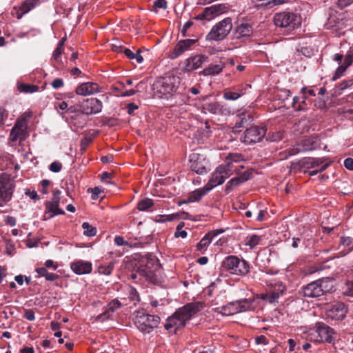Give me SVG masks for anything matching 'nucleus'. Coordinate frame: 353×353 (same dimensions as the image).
<instances>
[{"instance_id":"f257e3e1","label":"nucleus","mask_w":353,"mask_h":353,"mask_svg":"<svg viewBox=\"0 0 353 353\" xmlns=\"http://www.w3.org/2000/svg\"><path fill=\"white\" fill-rule=\"evenodd\" d=\"M302 290L305 297H319L335 290L334 280L329 277L322 278L307 284Z\"/></svg>"},{"instance_id":"f03ea898","label":"nucleus","mask_w":353,"mask_h":353,"mask_svg":"<svg viewBox=\"0 0 353 353\" xmlns=\"http://www.w3.org/2000/svg\"><path fill=\"white\" fill-rule=\"evenodd\" d=\"M32 117V112H25L17 119L10 133V142H22L30 136L28 124Z\"/></svg>"},{"instance_id":"7ed1b4c3","label":"nucleus","mask_w":353,"mask_h":353,"mask_svg":"<svg viewBox=\"0 0 353 353\" xmlns=\"http://www.w3.org/2000/svg\"><path fill=\"white\" fill-rule=\"evenodd\" d=\"M221 268L230 274L244 276L250 272V264L243 259L237 256L230 255L226 256L221 263Z\"/></svg>"},{"instance_id":"20e7f679","label":"nucleus","mask_w":353,"mask_h":353,"mask_svg":"<svg viewBox=\"0 0 353 353\" xmlns=\"http://www.w3.org/2000/svg\"><path fill=\"white\" fill-rule=\"evenodd\" d=\"M179 78L175 76H167L157 80L153 85L154 95L159 99L176 92Z\"/></svg>"},{"instance_id":"39448f33","label":"nucleus","mask_w":353,"mask_h":353,"mask_svg":"<svg viewBox=\"0 0 353 353\" xmlns=\"http://www.w3.org/2000/svg\"><path fill=\"white\" fill-rule=\"evenodd\" d=\"M134 323L141 332L148 334L159 325L160 317L157 315H150L139 311L135 315Z\"/></svg>"},{"instance_id":"423d86ee","label":"nucleus","mask_w":353,"mask_h":353,"mask_svg":"<svg viewBox=\"0 0 353 353\" xmlns=\"http://www.w3.org/2000/svg\"><path fill=\"white\" fill-rule=\"evenodd\" d=\"M159 263L154 257L143 258L137 268L139 274L146 280L154 283L157 280V272L159 270Z\"/></svg>"},{"instance_id":"0eeeda50","label":"nucleus","mask_w":353,"mask_h":353,"mask_svg":"<svg viewBox=\"0 0 353 353\" xmlns=\"http://www.w3.org/2000/svg\"><path fill=\"white\" fill-rule=\"evenodd\" d=\"M234 170V166L230 162L224 165H220L212 172L205 185L208 190H211L214 187L223 184L225 179L233 174Z\"/></svg>"},{"instance_id":"6e6552de","label":"nucleus","mask_w":353,"mask_h":353,"mask_svg":"<svg viewBox=\"0 0 353 353\" xmlns=\"http://www.w3.org/2000/svg\"><path fill=\"white\" fill-rule=\"evenodd\" d=\"M274 22L276 26L288 28L291 30L301 25V18L294 13L283 12L274 15Z\"/></svg>"},{"instance_id":"1a4fd4ad","label":"nucleus","mask_w":353,"mask_h":353,"mask_svg":"<svg viewBox=\"0 0 353 353\" xmlns=\"http://www.w3.org/2000/svg\"><path fill=\"white\" fill-rule=\"evenodd\" d=\"M232 28V19L225 18L216 23L207 35L208 40L220 41L223 39Z\"/></svg>"},{"instance_id":"9d476101","label":"nucleus","mask_w":353,"mask_h":353,"mask_svg":"<svg viewBox=\"0 0 353 353\" xmlns=\"http://www.w3.org/2000/svg\"><path fill=\"white\" fill-rule=\"evenodd\" d=\"M348 312V305L341 301L329 305L325 310L327 319L335 321H341L345 319Z\"/></svg>"},{"instance_id":"9b49d317","label":"nucleus","mask_w":353,"mask_h":353,"mask_svg":"<svg viewBox=\"0 0 353 353\" xmlns=\"http://www.w3.org/2000/svg\"><path fill=\"white\" fill-rule=\"evenodd\" d=\"M189 163L190 170L198 174H203L208 172L209 161L203 154L193 152L189 156Z\"/></svg>"},{"instance_id":"f8f14e48","label":"nucleus","mask_w":353,"mask_h":353,"mask_svg":"<svg viewBox=\"0 0 353 353\" xmlns=\"http://www.w3.org/2000/svg\"><path fill=\"white\" fill-rule=\"evenodd\" d=\"M14 188V182L10 175L6 173L1 174L0 175V201H9L12 199ZM0 206H2L1 203Z\"/></svg>"},{"instance_id":"ddd939ff","label":"nucleus","mask_w":353,"mask_h":353,"mask_svg":"<svg viewBox=\"0 0 353 353\" xmlns=\"http://www.w3.org/2000/svg\"><path fill=\"white\" fill-rule=\"evenodd\" d=\"M204 308L203 302H192L180 307L176 310V315L179 316L185 323L187 321L192 319L196 313Z\"/></svg>"},{"instance_id":"4468645a","label":"nucleus","mask_w":353,"mask_h":353,"mask_svg":"<svg viewBox=\"0 0 353 353\" xmlns=\"http://www.w3.org/2000/svg\"><path fill=\"white\" fill-rule=\"evenodd\" d=\"M265 127L252 126L244 132L243 141L248 144L259 142L265 135Z\"/></svg>"},{"instance_id":"2eb2a0df","label":"nucleus","mask_w":353,"mask_h":353,"mask_svg":"<svg viewBox=\"0 0 353 353\" xmlns=\"http://www.w3.org/2000/svg\"><path fill=\"white\" fill-rule=\"evenodd\" d=\"M316 332L320 337L319 342L334 343L333 334H336L334 330L323 322H318L315 325Z\"/></svg>"},{"instance_id":"dca6fc26","label":"nucleus","mask_w":353,"mask_h":353,"mask_svg":"<svg viewBox=\"0 0 353 353\" xmlns=\"http://www.w3.org/2000/svg\"><path fill=\"white\" fill-rule=\"evenodd\" d=\"M45 266L41 268H36L35 271L38 274V276H36V278L38 277H45L46 280L48 281H54L59 279V275L49 272L47 270V268H52L54 270H56L58 268V265L56 264L52 260L48 259L45 263Z\"/></svg>"},{"instance_id":"f3484780","label":"nucleus","mask_w":353,"mask_h":353,"mask_svg":"<svg viewBox=\"0 0 353 353\" xmlns=\"http://www.w3.org/2000/svg\"><path fill=\"white\" fill-rule=\"evenodd\" d=\"M70 268L77 274H85L92 272V264L90 261L78 260L70 263Z\"/></svg>"},{"instance_id":"a211bd4d","label":"nucleus","mask_w":353,"mask_h":353,"mask_svg":"<svg viewBox=\"0 0 353 353\" xmlns=\"http://www.w3.org/2000/svg\"><path fill=\"white\" fill-rule=\"evenodd\" d=\"M75 91L79 95L86 96L101 92V88L96 83L86 82L79 85Z\"/></svg>"},{"instance_id":"6ab92c4d","label":"nucleus","mask_w":353,"mask_h":353,"mask_svg":"<svg viewBox=\"0 0 353 353\" xmlns=\"http://www.w3.org/2000/svg\"><path fill=\"white\" fill-rule=\"evenodd\" d=\"M185 325L181 318L176 315V311L174 314L168 318L167 322L165 324V329L170 332H176V330L184 327Z\"/></svg>"},{"instance_id":"aec40b11","label":"nucleus","mask_w":353,"mask_h":353,"mask_svg":"<svg viewBox=\"0 0 353 353\" xmlns=\"http://www.w3.org/2000/svg\"><path fill=\"white\" fill-rule=\"evenodd\" d=\"M320 145L321 139L318 136L303 139L299 143V146L301 148L303 152L316 150L320 148Z\"/></svg>"},{"instance_id":"412c9836","label":"nucleus","mask_w":353,"mask_h":353,"mask_svg":"<svg viewBox=\"0 0 353 353\" xmlns=\"http://www.w3.org/2000/svg\"><path fill=\"white\" fill-rule=\"evenodd\" d=\"M207 57L203 54H197L188 58L185 61L184 70L191 72L200 68L206 61Z\"/></svg>"},{"instance_id":"4be33fe9","label":"nucleus","mask_w":353,"mask_h":353,"mask_svg":"<svg viewBox=\"0 0 353 353\" xmlns=\"http://www.w3.org/2000/svg\"><path fill=\"white\" fill-rule=\"evenodd\" d=\"M196 41H197L196 39H190L181 40L180 41L178 42L176 46H175L172 53L170 54V58L175 59L177 57L180 56L184 52L189 50V48L192 45H194Z\"/></svg>"},{"instance_id":"5701e85b","label":"nucleus","mask_w":353,"mask_h":353,"mask_svg":"<svg viewBox=\"0 0 353 353\" xmlns=\"http://www.w3.org/2000/svg\"><path fill=\"white\" fill-rule=\"evenodd\" d=\"M121 306V303L117 299L112 300L105 307L103 312L97 316L98 320L104 321L110 319L112 314Z\"/></svg>"},{"instance_id":"b1692460","label":"nucleus","mask_w":353,"mask_h":353,"mask_svg":"<svg viewBox=\"0 0 353 353\" xmlns=\"http://www.w3.org/2000/svg\"><path fill=\"white\" fill-rule=\"evenodd\" d=\"M210 190H208L207 186L205 185V186L202 188H199L195 190L194 191L191 192L187 198L186 201H184L183 203H193V202H197L199 201L202 197H203L205 194H207L208 192H209Z\"/></svg>"},{"instance_id":"393cba45","label":"nucleus","mask_w":353,"mask_h":353,"mask_svg":"<svg viewBox=\"0 0 353 353\" xmlns=\"http://www.w3.org/2000/svg\"><path fill=\"white\" fill-rule=\"evenodd\" d=\"M323 162L322 159L313 157H304L296 163L300 168L310 169L321 165Z\"/></svg>"},{"instance_id":"a878e982","label":"nucleus","mask_w":353,"mask_h":353,"mask_svg":"<svg viewBox=\"0 0 353 353\" xmlns=\"http://www.w3.org/2000/svg\"><path fill=\"white\" fill-rule=\"evenodd\" d=\"M253 33V28L251 25L243 23L239 25L235 30L236 38L249 37Z\"/></svg>"},{"instance_id":"bb28decb","label":"nucleus","mask_w":353,"mask_h":353,"mask_svg":"<svg viewBox=\"0 0 353 353\" xmlns=\"http://www.w3.org/2000/svg\"><path fill=\"white\" fill-rule=\"evenodd\" d=\"M253 117L250 114V112H242L239 115V119L236 121L235 125L238 128L246 127L252 121Z\"/></svg>"},{"instance_id":"cd10ccee","label":"nucleus","mask_w":353,"mask_h":353,"mask_svg":"<svg viewBox=\"0 0 353 353\" xmlns=\"http://www.w3.org/2000/svg\"><path fill=\"white\" fill-rule=\"evenodd\" d=\"M254 303L253 299H240L238 301H235V304L236 306L237 310H239V312H243L248 310H250L253 308L252 304Z\"/></svg>"},{"instance_id":"c85d7f7f","label":"nucleus","mask_w":353,"mask_h":353,"mask_svg":"<svg viewBox=\"0 0 353 353\" xmlns=\"http://www.w3.org/2000/svg\"><path fill=\"white\" fill-rule=\"evenodd\" d=\"M40 3V0H26L20 7V11L21 13L17 17L20 19L21 16L26 13H28L32 9L35 8Z\"/></svg>"},{"instance_id":"c756f323","label":"nucleus","mask_w":353,"mask_h":353,"mask_svg":"<svg viewBox=\"0 0 353 353\" xmlns=\"http://www.w3.org/2000/svg\"><path fill=\"white\" fill-rule=\"evenodd\" d=\"M59 205L57 204V203H53L50 201L46 203V210H47L46 212V214H49L48 218H52L55 215L65 214V212L63 210L60 209L59 208Z\"/></svg>"},{"instance_id":"7c9ffc66","label":"nucleus","mask_w":353,"mask_h":353,"mask_svg":"<svg viewBox=\"0 0 353 353\" xmlns=\"http://www.w3.org/2000/svg\"><path fill=\"white\" fill-rule=\"evenodd\" d=\"M245 181H247L246 178L244 179L239 176L231 179L225 185V192L230 193L235 187L240 185Z\"/></svg>"},{"instance_id":"2f4dec72","label":"nucleus","mask_w":353,"mask_h":353,"mask_svg":"<svg viewBox=\"0 0 353 353\" xmlns=\"http://www.w3.org/2000/svg\"><path fill=\"white\" fill-rule=\"evenodd\" d=\"M220 313L223 315L230 316L239 313L235 301L230 302L221 307Z\"/></svg>"},{"instance_id":"473e14b6","label":"nucleus","mask_w":353,"mask_h":353,"mask_svg":"<svg viewBox=\"0 0 353 353\" xmlns=\"http://www.w3.org/2000/svg\"><path fill=\"white\" fill-rule=\"evenodd\" d=\"M154 205V203L152 199L144 198L138 202L137 208L139 211H151L150 208L153 207Z\"/></svg>"},{"instance_id":"72a5a7b5","label":"nucleus","mask_w":353,"mask_h":353,"mask_svg":"<svg viewBox=\"0 0 353 353\" xmlns=\"http://www.w3.org/2000/svg\"><path fill=\"white\" fill-rule=\"evenodd\" d=\"M270 290L279 299L286 292V287L282 282L277 281L271 285Z\"/></svg>"},{"instance_id":"f704fd0d","label":"nucleus","mask_w":353,"mask_h":353,"mask_svg":"<svg viewBox=\"0 0 353 353\" xmlns=\"http://www.w3.org/2000/svg\"><path fill=\"white\" fill-rule=\"evenodd\" d=\"M84 108L90 109V110H101L102 103L97 98H91L85 101Z\"/></svg>"},{"instance_id":"c9c22d12","label":"nucleus","mask_w":353,"mask_h":353,"mask_svg":"<svg viewBox=\"0 0 353 353\" xmlns=\"http://www.w3.org/2000/svg\"><path fill=\"white\" fill-rule=\"evenodd\" d=\"M222 70L223 66L221 65H211L203 69L199 74L205 76L215 75L219 74Z\"/></svg>"},{"instance_id":"e433bc0d","label":"nucleus","mask_w":353,"mask_h":353,"mask_svg":"<svg viewBox=\"0 0 353 353\" xmlns=\"http://www.w3.org/2000/svg\"><path fill=\"white\" fill-rule=\"evenodd\" d=\"M258 298L265 301L266 302L270 303V304H276L279 302V298L272 292H271V290H269L265 293H262L260 294H258Z\"/></svg>"},{"instance_id":"4c0bfd02","label":"nucleus","mask_w":353,"mask_h":353,"mask_svg":"<svg viewBox=\"0 0 353 353\" xmlns=\"http://www.w3.org/2000/svg\"><path fill=\"white\" fill-rule=\"evenodd\" d=\"M218 10L215 7L206 8L205 10L200 14L195 17L196 20L207 19L210 20L214 13H216Z\"/></svg>"},{"instance_id":"58836bf2","label":"nucleus","mask_w":353,"mask_h":353,"mask_svg":"<svg viewBox=\"0 0 353 353\" xmlns=\"http://www.w3.org/2000/svg\"><path fill=\"white\" fill-rule=\"evenodd\" d=\"M352 239L349 236H342L340 240V247L343 246V255H345L353 250V246H351Z\"/></svg>"},{"instance_id":"ea45409f","label":"nucleus","mask_w":353,"mask_h":353,"mask_svg":"<svg viewBox=\"0 0 353 353\" xmlns=\"http://www.w3.org/2000/svg\"><path fill=\"white\" fill-rule=\"evenodd\" d=\"M18 90L23 93H34L39 90V86L33 84L20 83L18 85Z\"/></svg>"},{"instance_id":"a19ab883","label":"nucleus","mask_w":353,"mask_h":353,"mask_svg":"<svg viewBox=\"0 0 353 353\" xmlns=\"http://www.w3.org/2000/svg\"><path fill=\"white\" fill-rule=\"evenodd\" d=\"M83 229V234L87 236H94L97 234V230L95 227L91 225L88 222H84L82 224Z\"/></svg>"},{"instance_id":"79ce46f5","label":"nucleus","mask_w":353,"mask_h":353,"mask_svg":"<svg viewBox=\"0 0 353 353\" xmlns=\"http://www.w3.org/2000/svg\"><path fill=\"white\" fill-rule=\"evenodd\" d=\"M261 240V236L256 234H253L250 236L246 237L245 245L250 246L251 248H254V247L259 244Z\"/></svg>"},{"instance_id":"37998d69","label":"nucleus","mask_w":353,"mask_h":353,"mask_svg":"<svg viewBox=\"0 0 353 353\" xmlns=\"http://www.w3.org/2000/svg\"><path fill=\"white\" fill-rule=\"evenodd\" d=\"M211 240L210 238L205 234L201 241L197 243L196 248L197 250L202 252L203 250H205L206 248L211 243Z\"/></svg>"},{"instance_id":"c03bdc74","label":"nucleus","mask_w":353,"mask_h":353,"mask_svg":"<svg viewBox=\"0 0 353 353\" xmlns=\"http://www.w3.org/2000/svg\"><path fill=\"white\" fill-rule=\"evenodd\" d=\"M97 112H73V111H71V112H61V115L62 117V118H65V120L67 122L69 123V121H68V116L66 114H68V116L70 117L71 119L73 120V119H74V117H77L79 116V114L77 113H81V114H83L84 113H86V114H92V113H97Z\"/></svg>"},{"instance_id":"a18cd8bd","label":"nucleus","mask_w":353,"mask_h":353,"mask_svg":"<svg viewBox=\"0 0 353 353\" xmlns=\"http://www.w3.org/2000/svg\"><path fill=\"white\" fill-rule=\"evenodd\" d=\"M114 268V264L110 263L108 265H100L98 268V272L101 274L110 275L111 274Z\"/></svg>"},{"instance_id":"49530a36","label":"nucleus","mask_w":353,"mask_h":353,"mask_svg":"<svg viewBox=\"0 0 353 353\" xmlns=\"http://www.w3.org/2000/svg\"><path fill=\"white\" fill-rule=\"evenodd\" d=\"M283 137V133L278 131L270 134H268L267 137V140L272 141V142H276L279 141L281 140Z\"/></svg>"},{"instance_id":"de8ad7c7","label":"nucleus","mask_w":353,"mask_h":353,"mask_svg":"<svg viewBox=\"0 0 353 353\" xmlns=\"http://www.w3.org/2000/svg\"><path fill=\"white\" fill-rule=\"evenodd\" d=\"M167 1L165 0H156L154 2L153 10L155 12H158V9L165 10L167 8Z\"/></svg>"},{"instance_id":"09e8293b","label":"nucleus","mask_w":353,"mask_h":353,"mask_svg":"<svg viewBox=\"0 0 353 353\" xmlns=\"http://www.w3.org/2000/svg\"><path fill=\"white\" fill-rule=\"evenodd\" d=\"M347 68L348 67L343 63L339 65L332 77V81H336V79H339L343 74Z\"/></svg>"},{"instance_id":"8fccbe9b","label":"nucleus","mask_w":353,"mask_h":353,"mask_svg":"<svg viewBox=\"0 0 353 353\" xmlns=\"http://www.w3.org/2000/svg\"><path fill=\"white\" fill-rule=\"evenodd\" d=\"M243 159L242 155L241 154H230L227 158L226 163H231L233 165V162H239Z\"/></svg>"},{"instance_id":"3c124183","label":"nucleus","mask_w":353,"mask_h":353,"mask_svg":"<svg viewBox=\"0 0 353 353\" xmlns=\"http://www.w3.org/2000/svg\"><path fill=\"white\" fill-rule=\"evenodd\" d=\"M301 152L303 151L301 150V148L299 146V144L296 146H293L285 151V152L287 154L286 157L290 156H294Z\"/></svg>"},{"instance_id":"603ef678","label":"nucleus","mask_w":353,"mask_h":353,"mask_svg":"<svg viewBox=\"0 0 353 353\" xmlns=\"http://www.w3.org/2000/svg\"><path fill=\"white\" fill-rule=\"evenodd\" d=\"M95 137V135L91 137H84L81 141V147L83 150H85V148L91 143Z\"/></svg>"},{"instance_id":"864d4df0","label":"nucleus","mask_w":353,"mask_h":353,"mask_svg":"<svg viewBox=\"0 0 353 353\" xmlns=\"http://www.w3.org/2000/svg\"><path fill=\"white\" fill-rule=\"evenodd\" d=\"M241 94L226 90L224 92V97L228 100H236L241 97Z\"/></svg>"},{"instance_id":"5fc2aeb1","label":"nucleus","mask_w":353,"mask_h":353,"mask_svg":"<svg viewBox=\"0 0 353 353\" xmlns=\"http://www.w3.org/2000/svg\"><path fill=\"white\" fill-rule=\"evenodd\" d=\"M61 168L62 164L59 161L52 162L49 167L50 170L53 172H59L61 171Z\"/></svg>"},{"instance_id":"6e6d98bb","label":"nucleus","mask_w":353,"mask_h":353,"mask_svg":"<svg viewBox=\"0 0 353 353\" xmlns=\"http://www.w3.org/2000/svg\"><path fill=\"white\" fill-rule=\"evenodd\" d=\"M347 289L343 292L344 295L353 297V280L348 281L346 284Z\"/></svg>"},{"instance_id":"4d7b16f0","label":"nucleus","mask_w":353,"mask_h":353,"mask_svg":"<svg viewBox=\"0 0 353 353\" xmlns=\"http://www.w3.org/2000/svg\"><path fill=\"white\" fill-rule=\"evenodd\" d=\"M23 317L28 321H32L35 319L34 312L31 309L25 310Z\"/></svg>"},{"instance_id":"13d9d810","label":"nucleus","mask_w":353,"mask_h":353,"mask_svg":"<svg viewBox=\"0 0 353 353\" xmlns=\"http://www.w3.org/2000/svg\"><path fill=\"white\" fill-rule=\"evenodd\" d=\"M4 222L6 225L10 226H14L17 223V220L12 216H6L4 217Z\"/></svg>"},{"instance_id":"bf43d9fd","label":"nucleus","mask_w":353,"mask_h":353,"mask_svg":"<svg viewBox=\"0 0 353 353\" xmlns=\"http://www.w3.org/2000/svg\"><path fill=\"white\" fill-rule=\"evenodd\" d=\"M114 243L118 246L128 245V242L126 241H124L123 238L121 236H116L114 237Z\"/></svg>"},{"instance_id":"052dcab7","label":"nucleus","mask_w":353,"mask_h":353,"mask_svg":"<svg viewBox=\"0 0 353 353\" xmlns=\"http://www.w3.org/2000/svg\"><path fill=\"white\" fill-rule=\"evenodd\" d=\"M50 182L48 179H43L41 181V185L42 186V190H41V192L43 194H46L48 193L47 188L49 186Z\"/></svg>"},{"instance_id":"680f3d73","label":"nucleus","mask_w":353,"mask_h":353,"mask_svg":"<svg viewBox=\"0 0 353 353\" xmlns=\"http://www.w3.org/2000/svg\"><path fill=\"white\" fill-rule=\"evenodd\" d=\"M126 108L128 109V110H135L141 108V103H140V101H137V103H135V102L128 103L126 105Z\"/></svg>"},{"instance_id":"e2e57ef3","label":"nucleus","mask_w":353,"mask_h":353,"mask_svg":"<svg viewBox=\"0 0 353 353\" xmlns=\"http://www.w3.org/2000/svg\"><path fill=\"white\" fill-rule=\"evenodd\" d=\"M51 85L54 89H58L63 85V81L61 79L57 78L52 82Z\"/></svg>"},{"instance_id":"0e129e2a","label":"nucleus","mask_w":353,"mask_h":353,"mask_svg":"<svg viewBox=\"0 0 353 353\" xmlns=\"http://www.w3.org/2000/svg\"><path fill=\"white\" fill-rule=\"evenodd\" d=\"M344 166L346 169L349 170H353V159L352 158H347L344 161Z\"/></svg>"},{"instance_id":"69168bd1","label":"nucleus","mask_w":353,"mask_h":353,"mask_svg":"<svg viewBox=\"0 0 353 353\" xmlns=\"http://www.w3.org/2000/svg\"><path fill=\"white\" fill-rule=\"evenodd\" d=\"M224 231L223 230H215L209 232L206 234V235L210 238L211 241H212L213 238L216 236L217 235L223 233Z\"/></svg>"},{"instance_id":"338daca9","label":"nucleus","mask_w":353,"mask_h":353,"mask_svg":"<svg viewBox=\"0 0 353 353\" xmlns=\"http://www.w3.org/2000/svg\"><path fill=\"white\" fill-rule=\"evenodd\" d=\"M352 85H353V80L348 79V80H345V81H343V82H341L340 83L339 87L341 90H344V89H346V88L350 87Z\"/></svg>"},{"instance_id":"774afa93","label":"nucleus","mask_w":353,"mask_h":353,"mask_svg":"<svg viewBox=\"0 0 353 353\" xmlns=\"http://www.w3.org/2000/svg\"><path fill=\"white\" fill-rule=\"evenodd\" d=\"M353 61V54H347L343 62L346 66L349 67Z\"/></svg>"}]
</instances>
